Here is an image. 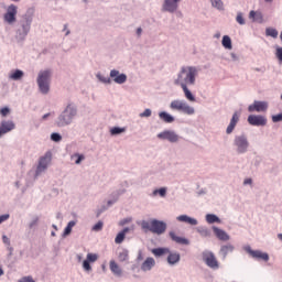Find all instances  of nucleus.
I'll return each instance as SVG.
<instances>
[{
  "instance_id": "nucleus-23",
  "label": "nucleus",
  "mask_w": 282,
  "mask_h": 282,
  "mask_svg": "<svg viewBox=\"0 0 282 282\" xmlns=\"http://www.w3.org/2000/svg\"><path fill=\"white\" fill-rule=\"evenodd\" d=\"M177 221H181L182 224H188L189 226H197L199 221L197 219L188 216V215H180L176 217Z\"/></svg>"
},
{
  "instance_id": "nucleus-27",
  "label": "nucleus",
  "mask_w": 282,
  "mask_h": 282,
  "mask_svg": "<svg viewBox=\"0 0 282 282\" xmlns=\"http://www.w3.org/2000/svg\"><path fill=\"white\" fill-rule=\"evenodd\" d=\"M117 259L119 263H129V251L127 249H121L117 253Z\"/></svg>"
},
{
  "instance_id": "nucleus-14",
  "label": "nucleus",
  "mask_w": 282,
  "mask_h": 282,
  "mask_svg": "<svg viewBox=\"0 0 282 282\" xmlns=\"http://www.w3.org/2000/svg\"><path fill=\"white\" fill-rule=\"evenodd\" d=\"M18 10L19 8L17 6L10 4L3 15L4 23H8V25H14V23H17Z\"/></svg>"
},
{
  "instance_id": "nucleus-25",
  "label": "nucleus",
  "mask_w": 282,
  "mask_h": 282,
  "mask_svg": "<svg viewBox=\"0 0 282 282\" xmlns=\"http://www.w3.org/2000/svg\"><path fill=\"white\" fill-rule=\"evenodd\" d=\"M153 268H155V259L153 258H147L141 264L142 272H151Z\"/></svg>"
},
{
  "instance_id": "nucleus-2",
  "label": "nucleus",
  "mask_w": 282,
  "mask_h": 282,
  "mask_svg": "<svg viewBox=\"0 0 282 282\" xmlns=\"http://www.w3.org/2000/svg\"><path fill=\"white\" fill-rule=\"evenodd\" d=\"M33 22L34 8H30L24 14L21 15L20 20L18 21L14 35L17 43H23V41L28 39V34H30V31L32 30Z\"/></svg>"
},
{
  "instance_id": "nucleus-45",
  "label": "nucleus",
  "mask_w": 282,
  "mask_h": 282,
  "mask_svg": "<svg viewBox=\"0 0 282 282\" xmlns=\"http://www.w3.org/2000/svg\"><path fill=\"white\" fill-rule=\"evenodd\" d=\"M153 195H160V197H166V187L154 189Z\"/></svg>"
},
{
  "instance_id": "nucleus-7",
  "label": "nucleus",
  "mask_w": 282,
  "mask_h": 282,
  "mask_svg": "<svg viewBox=\"0 0 282 282\" xmlns=\"http://www.w3.org/2000/svg\"><path fill=\"white\" fill-rule=\"evenodd\" d=\"M232 148L237 155H246L250 151V139L248 134L241 133L234 137Z\"/></svg>"
},
{
  "instance_id": "nucleus-38",
  "label": "nucleus",
  "mask_w": 282,
  "mask_h": 282,
  "mask_svg": "<svg viewBox=\"0 0 282 282\" xmlns=\"http://www.w3.org/2000/svg\"><path fill=\"white\" fill-rule=\"evenodd\" d=\"M122 193H124V191H117V192H115L112 194L113 197L107 202V206L108 207L113 206V204H116V202H118V197H120L122 195Z\"/></svg>"
},
{
  "instance_id": "nucleus-31",
  "label": "nucleus",
  "mask_w": 282,
  "mask_h": 282,
  "mask_svg": "<svg viewBox=\"0 0 282 282\" xmlns=\"http://www.w3.org/2000/svg\"><path fill=\"white\" fill-rule=\"evenodd\" d=\"M249 19L257 21V23H263V13H261L259 11H250Z\"/></svg>"
},
{
  "instance_id": "nucleus-15",
  "label": "nucleus",
  "mask_w": 282,
  "mask_h": 282,
  "mask_svg": "<svg viewBox=\"0 0 282 282\" xmlns=\"http://www.w3.org/2000/svg\"><path fill=\"white\" fill-rule=\"evenodd\" d=\"M247 122L251 124V127H265V124H268V118L262 115H250L247 118Z\"/></svg>"
},
{
  "instance_id": "nucleus-24",
  "label": "nucleus",
  "mask_w": 282,
  "mask_h": 282,
  "mask_svg": "<svg viewBox=\"0 0 282 282\" xmlns=\"http://www.w3.org/2000/svg\"><path fill=\"white\" fill-rule=\"evenodd\" d=\"M170 239L175 243H180L181 246H191V241L186 238L178 237L175 235V231H170Z\"/></svg>"
},
{
  "instance_id": "nucleus-49",
  "label": "nucleus",
  "mask_w": 282,
  "mask_h": 282,
  "mask_svg": "<svg viewBox=\"0 0 282 282\" xmlns=\"http://www.w3.org/2000/svg\"><path fill=\"white\" fill-rule=\"evenodd\" d=\"M102 226H105V223H102L101 220H99V221L93 227V231H94V232H100V230H102Z\"/></svg>"
},
{
  "instance_id": "nucleus-21",
  "label": "nucleus",
  "mask_w": 282,
  "mask_h": 282,
  "mask_svg": "<svg viewBox=\"0 0 282 282\" xmlns=\"http://www.w3.org/2000/svg\"><path fill=\"white\" fill-rule=\"evenodd\" d=\"M167 263L169 265H177L180 263L182 256L177 251H171L167 252Z\"/></svg>"
},
{
  "instance_id": "nucleus-18",
  "label": "nucleus",
  "mask_w": 282,
  "mask_h": 282,
  "mask_svg": "<svg viewBox=\"0 0 282 282\" xmlns=\"http://www.w3.org/2000/svg\"><path fill=\"white\" fill-rule=\"evenodd\" d=\"M231 252H235V246L228 242L226 245L220 246L218 254L219 257H221L223 261H226L228 254H231Z\"/></svg>"
},
{
  "instance_id": "nucleus-16",
  "label": "nucleus",
  "mask_w": 282,
  "mask_h": 282,
  "mask_svg": "<svg viewBox=\"0 0 282 282\" xmlns=\"http://www.w3.org/2000/svg\"><path fill=\"white\" fill-rule=\"evenodd\" d=\"M268 101L254 100L253 104L248 106V111L249 113H254V111H257V113H263L268 111Z\"/></svg>"
},
{
  "instance_id": "nucleus-52",
  "label": "nucleus",
  "mask_w": 282,
  "mask_h": 282,
  "mask_svg": "<svg viewBox=\"0 0 282 282\" xmlns=\"http://www.w3.org/2000/svg\"><path fill=\"white\" fill-rule=\"evenodd\" d=\"M275 56L278 58V61H280V63H282V47H276L275 50Z\"/></svg>"
},
{
  "instance_id": "nucleus-28",
  "label": "nucleus",
  "mask_w": 282,
  "mask_h": 282,
  "mask_svg": "<svg viewBox=\"0 0 282 282\" xmlns=\"http://www.w3.org/2000/svg\"><path fill=\"white\" fill-rule=\"evenodd\" d=\"M159 118H160V120H162L163 122H166L167 124L175 122V117H173V115H171L166 111L159 112Z\"/></svg>"
},
{
  "instance_id": "nucleus-5",
  "label": "nucleus",
  "mask_w": 282,
  "mask_h": 282,
  "mask_svg": "<svg viewBox=\"0 0 282 282\" xmlns=\"http://www.w3.org/2000/svg\"><path fill=\"white\" fill-rule=\"evenodd\" d=\"M96 78L104 85H111V83H115V85H124L128 80L127 74L120 73V70L116 68L110 70L109 77H105L102 74L97 73Z\"/></svg>"
},
{
  "instance_id": "nucleus-44",
  "label": "nucleus",
  "mask_w": 282,
  "mask_h": 282,
  "mask_svg": "<svg viewBox=\"0 0 282 282\" xmlns=\"http://www.w3.org/2000/svg\"><path fill=\"white\" fill-rule=\"evenodd\" d=\"M2 242L7 247V250H14V248H12V245L10 243V238H8V236H2Z\"/></svg>"
},
{
  "instance_id": "nucleus-19",
  "label": "nucleus",
  "mask_w": 282,
  "mask_h": 282,
  "mask_svg": "<svg viewBox=\"0 0 282 282\" xmlns=\"http://www.w3.org/2000/svg\"><path fill=\"white\" fill-rule=\"evenodd\" d=\"M239 118H241V112L236 111L234 112L230 122L226 129V133L227 135H230L232 133V131H235V128L237 127V123L239 122Z\"/></svg>"
},
{
  "instance_id": "nucleus-9",
  "label": "nucleus",
  "mask_w": 282,
  "mask_h": 282,
  "mask_svg": "<svg viewBox=\"0 0 282 282\" xmlns=\"http://www.w3.org/2000/svg\"><path fill=\"white\" fill-rule=\"evenodd\" d=\"M170 109L172 111H178V113H184L185 116H195V107L188 105L184 99L172 100Z\"/></svg>"
},
{
  "instance_id": "nucleus-43",
  "label": "nucleus",
  "mask_w": 282,
  "mask_h": 282,
  "mask_svg": "<svg viewBox=\"0 0 282 282\" xmlns=\"http://www.w3.org/2000/svg\"><path fill=\"white\" fill-rule=\"evenodd\" d=\"M153 116V110L151 108H147L143 112L139 113V118H151Z\"/></svg>"
},
{
  "instance_id": "nucleus-51",
  "label": "nucleus",
  "mask_w": 282,
  "mask_h": 282,
  "mask_svg": "<svg viewBox=\"0 0 282 282\" xmlns=\"http://www.w3.org/2000/svg\"><path fill=\"white\" fill-rule=\"evenodd\" d=\"M83 268H84L85 272H91V264H90L89 260H84Z\"/></svg>"
},
{
  "instance_id": "nucleus-56",
  "label": "nucleus",
  "mask_w": 282,
  "mask_h": 282,
  "mask_svg": "<svg viewBox=\"0 0 282 282\" xmlns=\"http://www.w3.org/2000/svg\"><path fill=\"white\" fill-rule=\"evenodd\" d=\"M18 282H35V281L34 279H32V276H23Z\"/></svg>"
},
{
  "instance_id": "nucleus-48",
  "label": "nucleus",
  "mask_w": 282,
  "mask_h": 282,
  "mask_svg": "<svg viewBox=\"0 0 282 282\" xmlns=\"http://www.w3.org/2000/svg\"><path fill=\"white\" fill-rule=\"evenodd\" d=\"M236 21L239 23V25H246V19H243L242 12L237 13Z\"/></svg>"
},
{
  "instance_id": "nucleus-17",
  "label": "nucleus",
  "mask_w": 282,
  "mask_h": 282,
  "mask_svg": "<svg viewBox=\"0 0 282 282\" xmlns=\"http://www.w3.org/2000/svg\"><path fill=\"white\" fill-rule=\"evenodd\" d=\"M14 129H17V123H14L12 120L10 119L1 120L0 131L2 133V138L3 135H7V133H11V131H14Z\"/></svg>"
},
{
  "instance_id": "nucleus-29",
  "label": "nucleus",
  "mask_w": 282,
  "mask_h": 282,
  "mask_svg": "<svg viewBox=\"0 0 282 282\" xmlns=\"http://www.w3.org/2000/svg\"><path fill=\"white\" fill-rule=\"evenodd\" d=\"M196 232H198V235L200 237H203L204 239L212 237L213 232L210 231V229H208V227L206 226H198L196 227Z\"/></svg>"
},
{
  "instance_id": "nucleus-40",
  "label": "nucleus",
  "mask_w": 282,
  "mask_h": 282,
  "mask_svg": "<svg viewBox=\"0 0 282 282\" xmlns=\"http://www.w3.org/2000/svg\"><path fill=\"white\" fill-rule=\"evenodd\" d=\"M265 35L271 36L272 39H276L279 36V31H276L274 28H267Z\"/></svg>"
},
{
  "instance_id": "nucleus-55",
  "label": "nucleus",
  "mask_w": 282,
  "mask_h": 282,
  "mask_svg": "<svg viewBox=\"0 0 282 282\" xmlns=\"http://www.w3.org/2000/svg\"><path fill=\"white\" fill-rule=\"evenodd\" d=\"M10 219V214H4L0 216V224H3V221H8Z\"/></svg>"
},
{
  "instance_id": "nucleus-36",
  "label": "nucleus",
  "mask_w": 282,
  "mask_h": 282,
  "mask_svg": "<svg viewBox=\"0 0 282 282\" xmlns=\"http://www.w3.org/2000/svg\"><path fill=\"white\" fill-rule=\"evenodd\" d=\"M169 252H171L169 248H155L152 250L154 257H162V254H169Z\"/></svg>"
},
{
  "instance_id": "nucleus-3",
  "label": "nucleus",
  "mask_w": 282,
  "mask_h": 282,
  "mask_svg": "<svg viewBox=\"0 0 282 282\" xmlns=\"http://www.w3.org/2000/svg\"><path fill=\"white\" fill-rule=\"evenodd\" d=\"M78 117V106L74 101L66 104L62 112L55 119V127L58 129H64V127H69Z\"/></svg>"
},
{
  "instance_id": "nucleus-37",
  "label": "nucleus",
  "mask_w": 282,
  "mask_h": 282,
  "mask_svg": "<svg viewBox=\"0 0 282 282\" xmlns=\"http://www.w3.org/2000/svg\"><path fill=\"white\" fill-rule=\"evenodd\" d=\"M76 226V220H70L64 229L63 237H69L72 235V228Z\"/></svg>"
},
{
  "instance_id": "nucleus-11",
  "label": "nucleus",
  "mask_w": 282,
  "mask_h": 282,
  "mask_svg": "<svg viewBox=\"0 0 282 282\" xmlns=\"http://www.w3.org/2000/svg\"><path fill=\"white\" fill-rule=\"evenodd\" d=\"M156 138L159 140H165L166 142H170L171 144H177L180 140H182V137L177 134L174 130H164L160 132Z\"/></svg>"
},
{
  "instance_id": "nucleus-61",
  "label": "nucleus",
  "mask_w": 282,
  "mask_h": 282,
  "mask_svg": "<svg viewBox=\"0 0 282 282\" xmlns=\"http://www.w3.org/2000/svg\"><path fill=\"white\" fill-rule=\"evenodd\" d=\"M56 219H63V214L57 213V214H56Z\"/></svg>"
},
{
  "instance_id": "nucleus-60",
  "label": "nucleus",
  "mask_w": 282,
  "mask_h": 282,
  "mask_svg": "<svg viewBox=\"0 0 282 282\" xmlns=\"http://www.w3.org/2000/svg\"><path fill=\"white\" fill-rule=\"evenodd\" d=\"M214 39H221V33L218 31L214 34Z\"/></svg>"
},
{
  "instance_id": "nucleus-33",
  "label": "nucleus",
  "mask_w": 282,
  "mask_h": 282,
  "mask_svg": "<svg viewBox=\"0 0 282 282\" xmlns=\"http://www.w3.org/2000/svg\"><path fill=\"white\" fill-rule=\"evenodd\" d=\"M205 220L207 221V224H221V218L215 214H207L205 216Z\"/></svg>"
},
{
  "instance_id": "nucleus-50",
  "label": "nucleus",
  "mask_w": 282,
  "mask_h": 282,
  "mask_svg": "<svg viewBox=\"0 0 282 282\" xmlns=\"http://www.w3.org/2000/svg\"><path fill=\"white\" fill-rule=\"evenodd\" d=\"M9 113H10V107L0 108V116L2 118H8Z\"/></svg>"
},
{
  "instance_id": "nucleus-42",
  "label": "nucleus",
  "mask_w": 282,
  "mask_h": 282,
  "mask_svg": "<svg viewBox=\"0 0 282 282\" xmlns=\"http://www.w3.org/2000/svg\"><path fill=\"white\" fill-rule=\"evenodd\" d=\"M210 3L216 10H224V2L221 0H210Z\"/></svg>"
},
{
  "instance_id": "nucleus-22",
  "label": "nucleus",
  "mask_w": 282,
  "mask_h": 282,
  "mask_svg": "<svg viewBox=\"0 0 282 282\" xmlns=\"http://www.w3.org/2000/svg\"><path fill=\"white\" fill-rule=\"evenodd\" d=\"M25 76V73L19 68L10 70L8 74L9 80H23V77Z\"/></svg>"
},
{
  "instance_id": "nucleus-41",
  "label": "nucleus",
  "mask_w": 282,
  "mask_h": 282,
  "mask_svg": "<svg viewBox=\"0 0 282 282\" xmlns=\"http://www.w3.org/2000/svg\"><path fill=\"white\" fill-rule=\"evenodd\" d=\"M229 56H230V58H229L230 63H241V55H239L235 52H231V53H229Z\"/></svg>"
},
{
  "instance_id": "nucleus-34",
  "label": "nucleus",
  "mask_w": 282,
  "mask_h": 282,
  "mask_svg": "<svg viewBox=\"0 0 282 282\" xmlns=\"http://www.w3.org/2000/svg\"><path fill=\"white\" fill-rule=\"evenodd\" d=\"M39 221H41V218L39 216H33L28 224L29 230H36L39 227Z\"/></svg>"
},
{
  "instance_id": "nucleus-47",
  "label": "nucleus",
  "mask_w": 282,
  "mask_h": 282,
  "mask_svg": "<svg viewBox=\"0 0 282 282\" xmlns=\"http://www.w3.org/2000/svg\"><path fill=\"white\" fill-rule=\"evenodd\" d=\"M51 140L52 142H61V140H63V135H61L58 132H53L51 134Z\"/></svg>"
},
{
  "instance_id": "nucleus-26",
  "label": "nucleus",
  "mask_w": 282,
  "mask_h": 282,
  "mask_svg": "<svg viewBox=\"0 0 282 282\" xmlns=\"http://www.w3.org/2000/svg\"><path fill=\"white\" fill-rule=\"evenodd\" d=\"M109 268L115 276H122V268H120V264L116 260H110Z\"/></svg>"
},
{
  "instance_id": "nucleus-62",
  "label": "nucleus",
  "mask_w": 282,
  "mask_h": 282,
  "mask_svg": "<svg viewBox=\"0 0 282 282\" xmlns=\"http://www.w3.org/2000/svg\"><path fill=\"white\" fill-rule=\"evenodd\" d=\"M138 261H142V252H139V254H138Z\"/></svg>"
},
{
  "instance_id": "nucleus-64",
  "label": "nucleus",
  "mask_w": 282,
  "mask_h": 282,
  "mask_svg": "<svg viewBox=\"0 0 282 282\" xmlns=\"http://www.w3.org/2000/svg\"><path fill=\"white\" fill-rule=\"evenodd\" d=\"M278 239H280V241H282V234H278Z\"/></svg>"
},
{
  "instance_id": "nucleus-32",
  "label": "nucleus",
  "mask_w": 282,
  "mask_h": 282,
  "mask_svg": "<svg viewBox=\"0 0 282 282\" xmlns=\"http://www.w3.org/2000/svg\"><path fill=\"white\" fill-rule=\"evenodd\" d=\"M72 162H75V164L78 166L85 162V154H80L78 152L70 155Z\"/></svg>"
},
{
  "instance_id": "nucleus-12",
  "label": "nucleus",
  "mask_w": 282,
  "mask_h": 282,
  "mask_svg": "<svg viewBox=\"0 0 282 282\" xmlns=\"http://www.w3.org/2000/svg\"><path fill=\"white\" fill-rule=\"evenodd\" d=\"M203 261L206 263L208 268L212 270H219V261H217V257L213 251L205 250L202 253Z\"/></svg>"
},
{
  "instance_id": "nucleus-53",
  "label": "nucleus",
  "mask_w": 282,
  "mask_h": 282,
  "mask_svg": "<svg viewBox=\"0 0 282 282\" xmlns=\"http://www.w3.org/2000/svg\"><path fill=\"white\" fill-rule=\"evenodd\" d=\"M272 122H282V112L272 116Z\"/></svg>"
},
{
  "instance_id": "nucleus-4",
  "label": "nucleus",
  "mask_w": 282,
  "mask_h": 282,
  "mask_svg": "<svg viewBox=\"0 0 282 282\" xmlns=\"http://www.w3.org/2000/svg\"><path fill=\"white\" fill-rule=\"evenodd\" d=\"M53 74L54 70H52V68H44L37 73L36 85L40 94H43V96H47V94H50V85H52Z\"/></svg>"
},
{
  "instance_id": "nucleus-1",
  "label": "nucleus",
  "mask_w": 282,
  "mask_h": 282,
  "mask_svg": "<svg viewBox=\"0 0 282 282\" xmlns=\"http://www.w3.org/2000/svg\"><path fill=\"white\" fill-rule=\"evenodd\" d=\"M199 76V68L197 66H183L176 74L173 83L176 87H181L186 100L195 102V95L188 89V87H195L197 84V77Z\"/></svg>"
},
{
  "instance_id": "nucleus-8",
  "label": "nucleus",
  "mask_w": 282,
  "mask_h": 282,
  "mask_svg": "<svg viewBox=\"0 0 282 282\" xmlns=\"http://www.w3.org/2000/svg\"><path fill=\"white\" fill-rule=\"evenodd\" d=\"M50 164H52V152L47 151L39 159L35 170L31 171L30 175H33L34 180L41 177L50 169Z\"/></svg>"
},
{
  "instance_id": "nucleus-58",
  "label": "nucleus",
  "mask_w": 282,
  "mask_h": 282,
  "mask_svg": "<svg viewBox=\"0 0 282 282\" xmlns=\"http://www.w3.org/2000/svg\"><path fill=\"white\" fill-rule=\"evenodd\" d=\"M142 28L141 26H139L137 30H135V34H137V36H138V39H140V36H142Z\"/></svg>"
},
{
  "instance_id": "nucleus-6",
  "label": "nucleus",
  "mask_w": 282,
  "mask_h": 282,
  "mask_svg": "<svg viewBox=\"0 0 282 282\" xmlns=\"http://www.w3.org/2000/svg\"><path fill=\"white\" fill-rule=\"evenodd\" d=\"M141 228L144 232H153V235H164L166 232L167 225L164 220L151 219L142 220Z\"/></svg>"
},
{
  "instance_id": "nucleus-30",
  "label": "nucleus",
  "mask_w": 282,
  "mask_h": 282,
  "mask_svg": "<svg viewBox=\"0 0 282 282\" xmlns=\"http://www.w3.org/2000/svg\"><path fill=\"white\" fill-rule=\"evenodd\" d=\"M130 230L131 229L129 227L123 228V230L116 236L115 243H122V241H124V238L127 237V232H129Z\"/></svg>"
},
{
  "instance_id": "nucleus-13",
  "label": "nucleus",
  "mask_w": 282,
  "mask_h": 282,
  "mask_svg": "<svg viewBox=\"0 0 282 282\" xmlns=\"http://www.w3.org/2000/svg\"><path fill=\"white\" fill-rule=\"evenodd\" d=\"M182 0H164L161 6V12H169V14H175L180 9Z\"/></svg>"
},
{
  "instance_id": "nucleus-10",
  "label": "nucleus",
  "mask_w": 282,
  "mask_h": 282,
  "mask_svg": "<svg viewBox=\"0 0 282 282\" xmlns=\"http://www.w3.org/2000/svg\"><path fill=\"white\" fill-rule=\"evenodd\" d=\"M242 250L247 252L252 259H256L257 261H264V263H268L270 261V254L268 252H263L261 250H252V247L250 245H247L242 247Z\"/></svg>"
},
{
  "instance_id": "nucleus-54",
  "label": "nucleus",
  "mask_w": 282,
  "mask_h": 282,
  "mask_svg": "<svg viewBox=\"0 0 282 282\" xmlns=\"http://www.w3.org/2000/svg\"><path fill=\"white\" fill-rule=\"evenodd\" d=\"M62 32H65V36H69L72 34L68 24H64Z\"/></svg>"
},
{
  "instance_id": "nucleus-57",
  "label": "nucleus",
  "mask_w": 282,
  "mask_h": 282,
  "mask_svg": "<svg viewBox=\"0 0 282 282\" xmlns=\"http://www.w3.org/2000/svg\"><path fill=\"white\" fill-rule=\"evenodd\" d=\"M243 186H252V178H245Z\"/></svg>"
},
{
  "instance_id": "nucleus-20",
  "label": "nucleus",
  "mask_w": 282,
  "mask_h": 282,
  "mask_svg": "<svg viewBox=\"0 0 282 282\" xmlns=\"http://www.w3.org/2000/svg\"><path fill=\"white\" fill-rule=\"evenodd\" d=\"M212 230H213L215 237H217L219 239V241H230V235H228V232H226V230H224L217 226H213Z\"/></svg>"
},
{
  "instance_id": "nucleus-39",
  "label": "nucleus",
  "mask_w": 282,
  "mask_h": 282,
  "mask_svg": "<svg viewBox=\"0 0 282 282\" xmlns=\"http://www.w3.org/2000/svg\"><path fill=\"white\" fill-rule=\"evenodd\" d=\"M127 131V128H120V127H113L110 129L111 135H121V133H124Z\"/></svg>"
},
{
  "instance_id": "nucleus-59",
  "label": "nucleus",
  "mask_w": 282,
  "mask_h": 282,
  "mask_svg": "<svg viewBox=\"0 0 282 282\" xmlns=\"http://www.w3.org/2000/svg\"><path fill=\"white\" fill-rule=\"evenodd\" d=\"M50 116H52V113H50V112L43 115L42 120H47L50 118Z\"/></svg>"
},
{
  "instance_id": "nucleus-63",
  "label": "nucleus",
  "mask_w": 282,
  "mask_h": 282,
  "mask_svg": "<svg viewBox=\"0 0 282 282\" xmlns=\"http://www.w3.org/2000/svg\"><path fill=\"white\" fill-rule=\"evenodd\" d=\"M3 274H6V272L0 268V276H3Z\"/></svg>"
},
{
  "instance_id": "nucleus-35",
  "label": "nucleus",
  "mask_w": 282,
  "mask_h": 282,
  "mask_svg": "<svg viewBox=\"0 0 282 282\" xmlns=\"http://www.w3.org/2000/svg\"><path fill=\"white\" fill-rule=\"evenodd\" d=\"M221 45L225 47V50H232V40L228 35H224Z\"/></svg>"
},
{
  "instance_id": "nucleus-46",
  "label": "nucleus",
  "mask_w": 282,
  "mask_h": 282,
  "mask_svg": "<svg viewBox=\"0 0 282 282\" xmlns=\"http://www.w3.org/2000/svg\"><path fill=\"white\" fill-rule=\"evenodd\" d=\"M86 260L89 263H96V261H98V254H96V253H88L87 257H86Z\"/></svg>"
}]
</instances>
